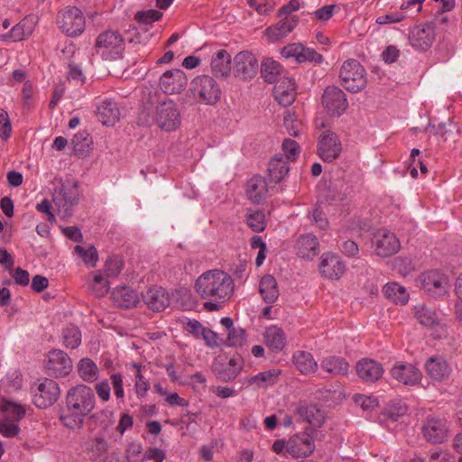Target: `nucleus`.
I'll return each mask as SVG.
<instances>
[{
    "label": "nucleus",
    "mask_w": 462,
    "mask_h": 462,
    "mask_svg": "<svg viewBox=\"0 0 462 462\" xmlns=\"http://www.w3.org/2000/svg\"><path fill=\"white\" fill-rule=\"evenodd\" d=\"M273 95L275 99L283 106L293 103L296 97V83L287 76L281 78L274 86Z\"/></svg>",
    "instance_id": "b1692460"
},
{
    "label": "nucleus",
    "mask_w": 462,
    "mask_h": 462,
    "mask_svg": "<svg viewBox=\"0 0 462 462\" xmlns=\"http://www.w3.org/2000/svg\"><path fill=\"white\" fill-rule=\"evenodd\" d=\"M16 422L9 420H0V434L6 438H14L18 435L20 429Z\"/></svg>",
    "instance_id": "338daca9"
},
{
    "label": "nucleus",
    "mask_w": 462,
    "mask_h": 462,
    "mask_svg": "<svg viewBox=\"0 0 462 462\" xmlns=\"http://www.w3.org/2000/svg\"><path fill=\"white\" fill-rule=\"evenodd\" d=\"M145 305L153 311H162L170 304L167 291L161 286H151L142 292Z\"/></svg>",
    "instance_id": "412c9836"
},
{
    "label": "nucleus",
    "mask_w": 462,
    "mask_h": 462,
    "mask_svg": "<svg viewBox=\"0 0 462 462\" xmlns=\"http://www.w3.org/2000/svg\"><path fill=\"white\" fill-rule=\"evenodd\" d=\"M323 370L332 374L345 375L348 373L349 364L345 358L337 356L324 357L320 362Z\"/></svg>",
    "instance_id": "ea45409f"
},
{
    "label": "nucleus",
    "mask_w": 462,
    "mask_h": 462,
    "mask_svg": "<svg viewBox=\"0 0 462 462\" xmlns=\"http://www.w3.org/2000/svg\"><path fill=\"white\" fill-rule=\"evenodd\" d=\"M269 193L266 180L259 175L252 177L246 184V194L248 199L255 203L260 204L265 200Z\"/></svg>",
    "instance_id": "c756f323"
},
{
    "label": "nucleus",
    "mask_w": 462,
    "mask_h": 462,
    "mask_svg": "<svg viewBox=\"0 0 462 462\" xmlns=\"http://www.w3.org/2000/svg\"><path fill=\"white\" fill-rule=\"evenodd\" d=\"M297 254L307 260H311L319 253V243L316 236L312 234L301 235L295 245Z\"/></svg>",
    "instance_id": "c85d7f7f"
},
{
    "label": "nucleus",
    "mask_w": 462,
    "mask_h": 462,
    "mask_svg": "<svg viewBox=\"0 0 462 462\" xmlns=\"http://www.w3.org/2000/svg\"><path fill=\"white\" fill-rule=\"evenodd\" d=\"M407 413V406L401 400L392 401L386 411L382 414L380 420L385 423L386 427L391 428V424L399 421Z\"/></svg>",
    "instance_id": "f704fd0d"
},
{
    "label": "nucleus",
    "mask_w": 462,
    "mask_h": 462,
    "mask_svg": "<svg viewBox=\"0 0 462 462\" xmlns=\"http://www.w3.org/2000/svg\"><path fill=\"white\" fill-rule=\"evenodd\" d=\"M187 84V76L180 69H172L165 71L159 80L161 90L167 95L180 93Z\"/></svg>",
    "instance_id": "dca6fc26"
},
{
    "label": "nucleus",
    "mask_w": 462,
    "mask_h": 462,
    "mask_svg": "<svg viewBox=\"0 0 462 462\" xmlns=\"http://www.w3.org/2000/svg\"><path fill=\"white\" fill-rule=\"evenodd\" d=\"M308 217L312 223H315L320 229H325L328 226V221L319 207L315 208L308 213Z\"/></svg>",
    "instance_id": "774afa93"
},
{
    "label": "nucleus",
    "mask_w": 462,
    "mask_h": 462,
    "mask_svg": "<svg viewBox=\"0 0 462 462\" xmlns=\"http://www.w3.org/2000/svg\"><path fill=\"white\" fill-rule=\"evenodd\" d=\"M245 341V331L242 328H232L226 338V345L228 346L237 347L242 346Z\"/></svg>",
    "instance_id": "e2e57ef3"
},
{
    "label": "nucleus",
    "mask_w": 462,
    "mask_h": 462,
    "mask_svg": "<svg viewBox=\"0 0 462 462\" xmlns=\"http://www.w3.org/2000/svg\"><path fill=\"white\" fill-rule=\"evenodd\" d=\"M292 363L302 374H310L317 371L318 363L311 353L298 350L292 355Z\"/></svg>",
    "instance_id": "72a5a7b5"
},
{
    "label": "nucleus",
    "mask_w": 462,
    "mask_h": 462,
    "mask_svg": "<svg viewBox=\"0 0 462 462\" xmlns=\"http://www.w3.org/2000/svg\"><path fill=\"white\" fill-rule=\"evenodd\" d=\"M59 28L69 37L80 35L86 26V20L83 13L77 7H67L61 10L57 18Z\"/></svg>",
    "instance_id": "0eeeda50"
},
{
    "label": "nucleus",
    "mask_w": 462,
    "mask_h": 462,
    "mask_svg": "<svg viewBox=\"0 0 462 462\" xmlns=\"http://www.w3.org/2000/svg\"><path fill=\"white\" fill-rule=\"evenodd\" d=\"M300 63L310 62L313 64H321L324 60L323 56L318 53L314 49L306 47L301 43L300 51Z\"/></svg>",
    "instance_id": "4d7b16f0"
},
{
    "label": "nucleus",
    "mask_w": 462,
    "mask_h": 462,
    "mask_svg": "<svg viewBox=\"0 0 462 462\" xmlns=\"http://www.w3.org/2000/svg\"><path fill=\"white\" fill-rule=\"evenodd\" d=\"M23 109L25 112L31 111L34 106V97L32 86L30 82H25L22 90Z\"/></svg>",
    "instance_id": "052dcab7"
},
{
    "label": "nucleus",
    "mask_w": 462,
    "mask_h": 462,
    "mask_svg": "<svg viewBox=\"0 0 462 462\" xmlns=\"http://www.w3.org/2000/svg\"><path fill=\"white\" fill-rule=\"evenodd\" d=\"M110 381L114 390V394L116 400H118V403L123 402L125 399L123 375L120 373H114L110 375Z\"/></svg>",
    "instance_id": "13d9d810"
},
{
    "label": "nucleus",
    "mask_w": 462,
    "mask_h": 462,
    "mask_svg": "<svg viewBox=\"0 0 462 462\" xmlns=\"http://www.w3.org/2000/svg\"><path fill=\"white\" fill-rule=\"evenodd\" d=\"M424 438L430 443H442L448 437L447 421L435 417L428 418L422 429Z\"/></svg>",
    "instance_id": "5701e85b"
},
{
    "label": "nucleus",
    "mask_w": 462,
    "mask_h": 462,
    "mask_svg": "<svg viewBox=\"0 0 462 462\" xmlns=\"http://www.w3.org/2000/svg\"><path fill=\"white\" fill-rule=\"evenodd\" d=\"M383 292L385 297L395 303L406 304L409 300V293L405 287L397 282H388L383 286Z\"/></svg>",
    "instance_id": "c03bdc74"
},
{
    "label": "nucleus",
    "mask_w": 462,
    "mask_h": 462,
    "mask_svg": "<svg viewBox=\"0 0 462 462\" xmlns=\"http://www.w3.org/2000/svg\"><path fill=\"white\" fill-rule=\"evenodd\" d=\"M414 317L420 324L424 327H433L439 324V316L437 312L427 307L425 304L414 306Z\"/></svg>",
    "instance_id": "79ce46f5"
},
{
    "label": "nucleus",
    "mask_w": 462,
    "mask_h": 462,
    "mask_svg": "<svg viewBox=\"0 0 462 462\" xmlns=\"http://www.w3.org/2000/svg\"><path fill=\"white\" fill-rule=\"evenodd\" d=\"M280 374V369H271L268 371L260 372L254 376L248 377L247 383L251 385H256L257 387H265L274 384Z\"/></svg>",
    "instance_id": "49530a36"
},
{
    "label": "nucleus",
    "mask_w": 462,
    "mask_h": 462,
    "mask_svg": "<svg viewBox=\"0 0 462 462\" xmlns=\"http://www.w3.org/2000/svg\"><path fill=\"white\" fill-rule=\"evenodd\" d=\"M284 125L289 134L291 136H299L303 132V125L294 115L287 111L284 116Z\"/></svg>",
    "instance_id": "864d4df0"
},
{
    "label": "nucleus",
    "mask_w": 462,
    "mask_h": 462,
    "mask_svg": "<svg viewBox=\"0 0 462 462\" xmlns=\"http://www.w3.org/2000/svg\"><path fill=\"white\" fill-rule=\"evenodd\" d=\"M259 292L266 303H273L279 297V290L276 280L273 275L267 274L262 277L259 284Z\"/></svg>",
    "instance_id": "58836bf2"
},
{
    "label": "nucleus",
    "mask_w": 462,
    "mask_h": 462,
    "mask_svg": "<svg viewBox=\"0 0 462 462\" xmlns=\"http://www.w3.org/2000/svg\"><path fill=\"white\" fill-rule=\"evenodd\" d=\"M390 374L393 380L407 386L420 383L422 378V374L416 365L405 362H398L393 365Z\"/></svg>",
    "instance_id": "2eb2a0df"
},
{
    "label": "nucleus",
    "mask_w": 462,
    "mask_h": 462,
    "mask_svg": "<svg viewBox=\"0 0 462 462\" xmlns=\"http://www.w3.org/2000/svg\"><path fill=\"white\" fill-rule=\"evenodd\" d=\"M317 152L326 162L337 160L342 152V143L337 134L330 130L323 131L318 139Z\"/></svg>",
    "instance_id": "9d476101"
},
{
    "label": "nucleus",
    "mask_w": 462,
    "mask_h": 462,
    "mask_svg": "<svg viewBox=\"0 0 462 462\" xmlns=\"http://www.w3.org/2000/svg\"><path fill=\"white\" fill-rule=\"evenodd\" d=\"M322 105L327 112L333 116H340L348 107L345 92L336 86H328L322 95Z\"/></svg>",
    "instance_id": "f8f14e48"
},
{
    "label": "nucleus",
    "mask_w": 462,
    "mask_h": 462,
    "mask_svg": "<svg viewBox=\"0 0 462 462\" xmlns=\"http://www.w3.org/2000/svg\"><path fill=\"white\" fill-rule=\"evenodd\" d=\"M235 73L242 79L254 78L258 70V60L250 51H240L235 56Z\"/></svg>",
    "instance_id": "a211bd4d"
},
{
    "label": "nucleus",
    "mask_w": 462,
    "mask_h": 462,
    "mask_svg": "<svg viewBox=\"0 0 462 462\" xmlns=\"http://www.w3.org/2000/svg\"><path fill=\"white\" fill-rule=\"evenodd\" d=\"M297 414L314 427H320L325 421L324 413L317 405L300 403L297 407Z\"/></svg>",
    "instance_id": "473e14b6"
},
{
    "label": "nucleus",
    "mask_w": 462,
    "mask_h": 462,
    "mask_svg": "<svg viewBox=\"0 0 462 462\" xmlns=\"http://www.w3.org/2000/svg\"><path fill=\"white\" fill-rule=\"evenodd\" d=\"M428 375L434 381L441 382L449 377L451 367L441 356H431L425 363Z\"/></svg>",
    "instance_id": "cd10ccee"
},
{
    "label": "nucleus",
    "mask_w": 462,
    "mask_h": 462,
    "mask_svg": "<svg viewBox=\"0 0 462 462\" xmlns=\"http://www.w3.org/2000/svg\"><path fill=\"white\" fill-rule=\"evenodd\" d=\"M300 18L297 15H285L278 17V21L267 27L264 35L272 42H279L286 38L299 24Z\"/></svg>",
    "instance_id": "f3484780"
},
{
    "label": "nucleus",
    "mask_w": 462,
    "mask_h": 462,
    "mask_svg": "<svg viewBox=\"0 0 462 462\" xmlns=\"http://www.w3.org/2000/svg\"><path fill=\"white\" fill-rule=\"evenodd\" d=\"M435 39L434 29L430 25H417L410 35L411 45L418 51H427Z\"/></svg>",
    "instance_id": "393cba45"
},
{
    "label": "nucleus",
    "mask_w": 462,
    "mask_h": 462,
    "mask_svg": "<svg viewBox=\"0 0 462 462\" xmlns=\"http://www.w3.org/2000/svg\"><path fill=\"white\" fill-rule=\"evenodd\" d=\"M134 367L137 369L134 386V392L138 398H143L147 394L150 384L141 372V365L134 364Z\"/></svg>",
    "instance_id": "5fc2aeb1"
},
{
    "label": "nucleus",
    "mask_w": 462,
    "mask_h": 462,
    "mask_svg": "<svg viewBox=\"0 0 462 462\" xmlns=\"http://www.w3.org/2000/svg\"><path fill=\"white\" fill-rule=\"evenodd\" d=\"M123 35L114 30H106L99 33L96 39L95 49L103 60H115L122 57L125 51Z\"/></svg>",
    "instance_id": "20e7f679"
},
{
    "label": "nucleus",
    "mask_w": 462,
    "mask_h": 462,
    "mask_svg": "<svg viewBox=\"0 0 462 462\" xmlns=\"http://www.w3.org/2000/svg\"><path fill=\"white\" fill-rule=\"evenodd\" d=\"M315 449L312 437L307 432H300L288 439V454L292 457H305Z\"/></svg>",
    "instance_id": "6ab92c4d"
},
{
    "label": "nucleus",
    "mask_w": 462,
    "mask_h": 462,
    "mask_svg": "<svg viewBox=\"0 0 462 462\" xmlns=\"http://www.w3.org/2000/svg\"><path fill=\"white\" fill-rule=\"evenodd\" d=\"M111 298L116 306L124 309L135 307L139 302L138 293L128 286L115 288L112 291Z\"/></svg>",
    "instance_id": "7c9ffc66"
},
{
    "label": "nucleus",
    "mask_w": 462,
    "mask_h": 462,
    "mask_svg": "<svg viewBox=\"0 0 462 462\" xmlns=\"http://www.w3.org/2000/svg\"><path fill=\"white\" fill-rule=\"evenodd\" d=\"M0 411L4 416V420L18 421L25 415V409L21 404L3 400L0 402Z\"/></svg>",
    "instance_id": "a18cd8bd"
},
{
    "label": "nucleus",
    "mask_w": 462,
    "mask_h": 462,
    "mask_svg": "<svg viewBox=\"0 0 462 462\" xmlns=\"http://www.w3.org/2000/svg\"><path fill=\"white\" fill-rule=\"evenodd\" d=\"M123 270V262L115 256L109 257L104 265V269L101 270L103 273L107 277H116Z\"/></svg>",
    "instance_id": "6e6d98bb"
},
{
    "label": "nucleus",
    "mask_w": 462,
    "mask_h": 462,
    "mask_svg": "<svg viewBox=\"0 0 462 462\" xmlns=\"http://www.w3.org/2000/svg\"><path fill=\"white\" fill-rule=\"evenodd\" d=\"M285 157L289 161H294L300 154V146L294 140L285 139L282 145Z\"/></svg>",
    "instance_id": "69168bd1"
},
{
    "label": "nucleus",
    "mask_w": 462,
    "mask_h": 462,
    "mask_svg": "<svg viewBox=\"0 0 462 462\" xmlns=\"http://www.w3.org/2000/svg\"><path fill=\"white\" fill-rule=\"evenodd\" d=\"M162 17V13L155 9H147L138 11L134 15V20L140 25H150L159 21Z\"/></svg>",
    "instance_id": "603ef678"
},
{
    "label": "nucleus",
    "mask_w": 462,
    "mask_h": 462,
    "mask_svg": "<svg viewBox=\"0 0 462 462\" xmlns=\"http://www.w3.org/2000/svg\"><path fill=\"white\" fill-rule=\"evenodd\" d=\"M319 271L328 280H338L344 274L346 265L337 254L326 253L321 256Z\"/></svg>",
    "instance_id": "aec40b11"
},
{
    "label": "nucleus",
    "mask_w": 462,
    "mask_h": 462,
    "mask_svg": "<svg viewBox=\"0 0 462 462\" xmlns=\"http://www.w3.org/2000/svg\"><path fill=\"white\" fill-rule=\"evenodd\" d=\"M357 376L365 383H375L383 374L382 364L371 358H362L356 363Z\"/></svg>",
    "instance_id": "4be33fe9"
},
{
    "label": "nucleus",
    "mask_w": 462,
    "mask_h": 462,
    "mask_svg": "<svg viewBox=\"0 0 462 462\" xmlns=\"http://www.w3.org/2000/svg\"><path fill=\"white\" fill-rule=\"evenodd\" d=\"M266 346L273 352L282 351L286 346V337L283 330L278 326L268 327L264 332Z\"/></svg>",
    "instance_id": "c9c22d12"
},
{
    "label": "nucleus",
    "mask_w": 462,
    "mask_h": 462,
    "mask_svg": "<svg viewBox=\"0 0 462 462\" xmlns=\"http://www.w3.org/2000/svg\"><path fill=\"white\" fill-rule=\"evenodd\" d=\"M194 95L199 102L207 105H214L221 97V89L217 81L207 75L199 76L192 81Z\"/></svg>",
    "instance_id": "1a4fd4ad"
},
{
    "label": "nucleus",
    "mask_w": 462,
    "mask_h": 462,
    "mask_svg": "<svg viewBox=\"0 0 462 462\" xmlns=\"http://www.w3.org/2000/svg\"><path fill=\"white\" fill-rule=\"evenodd\" d=\"M95 393L102 402H106L111 398V386L107 379L98 381L94 386Z\"/></svg>",
    "instance_id": "680f3d73"
},
{
    "label": "nucleus",
    "mask_w": 462,
    "mask_h": 462,
    "mask_svg": "<svg viewBox=\"0 0 462 462\" xmlns=\"http://www.w3.org/2000/svg\"><path fill=\"white\" fill-rule=\"evenodd\" d=\"M371 247L374 254L385 258L397 254L401 244L394 233L381 228L373 234Z\"/></svg>",
    "instance_id": "6e6552de"
},
{
    "label": "nucleus",
    "mask_w": 462,
    "mask_h": 462,
    "mask_svg": "<svg viewBox=\"0 0 462 462\" xmlns=\"http://www.w3.org/2000/svg\"><path fill=\"white\" fill-rule=\"evenodd\" d=\"M195 288L204 300H228L233 295L235 284L230 274L214 269L199 275Z\"/></svg>",
    "instance_id": "f03ea898"
},
{
    "label": "nucleus",
    "mask_w": 462,
    "mask_h": 462,
    "mask_svg": "<svg viewBox=\"0 0 462 462\" xmlns=\"http://www.w3.org/2000/svg\"><path fill=\"white\" fill-rule=\"evenodd\" d=\"M33 23L25 18L12 27V29L4 34H0V41L3 42H20L30 37L33 32Z\"/></svg>",
    "instance_id": "2f4dec72"
},
{
    "label": "nucleus",
    "mask_w": 462,
    "mask_h": 462,
    "mask_svg": "<svg viewBox=\"0 0 462 462\" xmlns=\"http://www.w3.org/2000/svg\"><path fill=\"white\" fill-rule=\"evenodd\" d=\"M107 279L101 270L91 272L86 280L88 291L97 298L104 297L110 290Z\"/></svg>",
    "instance_id": "bb28decb"
},
{
    "label": "nucleus",
    "mask_w": 462,
    "mask_h": 462,
    "mask_svg": "<svg viewBox=\"0 0 462 462\" xmlns=\"http://www.w3.org/2000/svg\"><path fill=\"white\" fill-rule=\"evenodd\" d=\"M261 73L267 83L272 84L275 82L276 84L282 78V67L278 61L268 58L262 62Z\"/></svg>",
    "instance_id": "a19ab883"
},
{
    "label": "nucleus",
    "mask_w": 462,
    "mask_h": 462,
    "mask_svg": "<svg viewBox=\"0 0 462 462\" xmlns=\"http://www.w3.org/2000/svg\"><path fill=\"white\" fill-rule=\"evenodd\" d=\"M77 372L79 378L85 383H94L98 379L99 368L97 364L88 357L81 358L77 364Z\"/></svg>",
    "instance_id": "4c0bfd02"
},
{
    "label": "nucleus",
    "mask_w": 462,
    "mask_h": 462,
    "mask_svg": "<svg viewBox=\"0 0 462 462\" xmlns=\"http://www.w3.org/2000/svg\"><path fill=\"white\" fill-rule=\"evenodd\" d=\"M154 125L164 132H174L181 125L182 117L178 105L171 99L159 103L152 117Z\"/></svg>",
    "instance_id": "39448f33"
},
{
    "label": "nucleus",
    "mask_w": 462,
    "mask_h": 462,
    "mask_svg": "<svg viewBox=\"0 0 462 462\" xmlns=\"http://www.w3.org/2000/svg\"><path fill=\"white\" fill-rule=\"evenodd\" d=\"M211 69L215 76H227L231 70V55L226 50H218L212 57Z\"/></svg>",
    "instance_id": "e433bc0d"
},
{
    "label": "nucleus",
    "mask_w": 462,
    "mask_h": 462,
    "mask_svg": "<svg viewBox=\"0 0 462 462\" xmlns=\"http://www.w3.org/2000/svg\"><path fill=\"white\" fill-rule=\"evenodd\" d=\"M420 282L422 289L434 297L445 295L448 287L447 275L439 270L422 273L420 276Z\"/></svg>",
    "instance_id": "ddd939ff"
},
{
    "label": "nucleus",
    "mask_w": 462,
    "mask_h": 462,
    "mask_svg": "<svg viewBox=\"0 0 462 462\" xmlns=\"http://www.w3.org/2000/svg\"><path fill=\"white\" fill-rule=\"evenodd\" d=\"M44 367L49 375L59 378L69 374L73 365L67 353L60 349H54L48 353Z\"/></svg>",
    "instance_id": "9b49d317"
},
{
    "label": "nucleus",
    "mask_w": 462,
    "mask_h": 462,
    "mask_svg": "<svg viewBox=\"0 0 462 462\" xmlns=\"http://www.w3.org/2000/svg\"><path fill=\"white\" fill-rule=\"evenodd\" d=\"M89 420L103 430H107L115 422L114 413L110 410L102 409L89 415Z\"/></svg>",
    "instance_id": "09e8293b"
},
{
    "label": "nucleus",
    "mask_w": 462,
    "mask_h": 462,
    "mask_svg": "<svg viewBox=\"0 0 462 462\" xmlns=\"http://www.w3.org/2000/svg\"><path fill=\"white\" fill-rule=\"evenodd\" d=\"M300 42L289 43L281 50V55L285 59H293L298 63H300Z\"/></svg>",
    "instance_id": "0e129e2a"
},
{
    "label": "nucleus",
    "mask_w": 462,
    "mask_h": 462,
    "mask_svg": "<svg viewBox=\"0 0 462 462\" xmlns=\"http://www.w3.org/2000/svg\"><path fill=\"white\" fill-rule=\"evenodd\" d=\"M74 251L83 260L85 264L90 267L96 266L98 260V254L94 246H88L86 248L82 245H76Z\"/></svg>",
    "instance_id": "3c124183"
},
{
    "label": "nucleus",
    "mask_w": 462,
    "mask_h": 462,
    "mask_svg": "<svg viewBox=\"0 0 462 462\" xmlns=\"http://www.w3.org/2000/svg\"><path fill=\"white\" fill-rule=\"evenodd\" d=\"M97 116L104 125H114L120 118V110L112 98H105L97 104Z\"/></svg>",
    "instance_id": "a878e982"
},
{
    "label": "nucleus",
    "mask_w": 462,
    "mask_h": 462,
    "mask_svg": "<svg viewBox=\"0 0 462 462\" xmlns=\"http://www.w3.org/2000/svg\"><path fill=\"white\" fill-rule=\"evenodd\" d=\"M63 345L67 348L75 349L81 343V332L74 325H69L62 332Z\"/></svg>",
    "instance_id": "8fccbe9b"
},
{
    "label": "nucleus",
    "mask_w": 462,
    "mask_h": 462,
    "mask_svg": "<svg viewBox=\"0 0 462 462\" xmlns=\"http://www.w3.org/2000/svg\"><path fill=\"white\" fill-rule=\"evenodd\" d=\"M60 386L59 384L51 380L45 378L42 381L32 398L33 403L40 409H45L51 406L60 396Z\"/></svg>",
    "instance_id": "4468645a"
},
{
    "label": "nucleus",
    "mask_w": 462,
    "mask_h": 462,
    "mask_svg": "<svg viewBox=\"0 0 462 462\" xmlns=\"http://www.w3.org/2000/svg\"><path fill=\"white\" fill-rule=\"evenodd\" d=\"M95 407L96 397L93 389L87 384L79 383L68 390L60 420L65 428L80 430Z\"/></svg>",
    "instance_id": "f257e3e1"
},
{
    "label": "nucleus",
    "mask_w": 462,
    "mask_h": 462,
    "mask_svg": "<svg viewBox=\"0 0 462 462\" xmlns=\"http://www.w3.org/2000/svg\"><path fill=\"white\" fill-rule=\"evenodd\" d=\"M354 402L365 411L374 410L379 403L377 397L365 394H356L354 396Z\"/></svg>",
    "instance_id": "bf43d9fd"
},
{
    "label": "nucleus",
    "mask_w": 462,
    "mask_h": 462,
    "mask_svg": "<svg viewBox=\"0 0 462 462\" xmlns=\"http://www.w3.org/2000/svg\"><path fill=\"white\" fill-rule=\"evenodd\" d=\"M79 187L77 182L58 180L54 183L52 201L61 218H68L71 216L72 208L79 203Z\"/></svg>",
    "instance_id": "7ed1b4c3"
},
{
    "label": "nucleus",
    "mask_w": 462,
    "mask_h": 462,
    "mask_svg": "<svg viewBox=\"0 0 462 462\" xmlns=\"http://www.w3.org/2000/svg\"><path fill=\"white\" fill-rule=\"evenodd\" d=\"M289 171L290 167L288 162L282 157H275L269 162V177L274 183L280 182L288 174Z\"/></svg>",
    "instance_id": "37998d69"
},
{
    "label": "nucleus",
    "mask_w": 462,
    "mask_h": 462,
    "mask_svg": "<svg viewBox=\"0 0 462 462\" xmlns=\"http://www.w3.org/2000/svg\"><path fill=\"white\" fill-rule=\"evenodd\" d=\"M245 222L255 233L263 232L266 228L265 214L261 210L248 209L245 214Z\"/></svg>",
    "instance_id": "de8ad7c7"
},
{
    "label": "nucleus",
    "mask_w": 462,
    "mask_h": 462,
    "mask_svg": "<svg viewBox=\"0 0 462 462\" xmlns=\"http://www.w3.org/2000/svg\"><path fill=\"white\" fill-rule=\"evenodd\" d=\"M339 77L344 88L352 93L362 91L367 84L365 68L354 59L347 60L342 64Z\"/></svg>",
    "instance_id": "423d86ee"
}]
</instances>
